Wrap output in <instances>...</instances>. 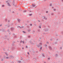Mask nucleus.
<instances>
[{
    "label": "nucleus",
    "mask_w": 63,
    "mask_h": 63,
    "mask_svg": "<svg viewBox=\"0 0 63 63\" xmlns=\"http://www.w3.org/2000/svg\"><path fill=\"white\" fill-rule=\"evenodd\" d=\"M2 7H5V6L4 5H2Z\"/></svg>",
    "instance_id": "42"
},
{
    "label": "nucleus",
    "mask_w": 63,
    "mask_h": 63,
    "mask_svg": "<svg viewBox=\"0 0 63 63\" xmlns=\"http://www.w3.org/2000/svg\"><path fill=\"white\" fill-rule=\"evenodd\" d=\"M30 26H32V24H30Z\"/></svg>",
    "instance_id": "51"
},
{
    "label": "nucleus",
    "mask_w": 63,
    "mask_h": 63,
    "mask_svg": "<svg viewBox=\"0 0 63 63\" xmlns=\"http://www.w3.org/2000/svg\"><path fill=\"white\" fill-rule=\"evenodd\" d=\"M61 33H62V34L63 35V32H62Z\"/></svg>",
    "instance_id": "45"
},
{
    "label": "nucleus",
    "mask_w": 63,
    "mask_h": 63,
    "mask_svg": "<svg viewBox=\"0 0 63 63\" xmlns=\"http://www.w3.org/2000/svg\"><path fill=\"white\" fill-rule=\"evenodd\" d=\"M12 4L13 5V6H15V7H16V5H15V0H13V1L12 3Z\"/></svg>",
    "instance_id": "2"
},
{
    "label": "nucleus",
    "mask_w": 63,
    "mask_h": 63,
    "mask_svg": "<svg viewBox=\"0 0 63 63\" xmlns=\"http://www.w3.org/2000/svg\"><path fill=\"white\" fill-rule=\"evenodd\" d=\"M33 32H34V33H35V31H34Z\"/></svg>",
    "instance_id": "63"
},
{
    "label": "nucleus",
    "mask_w": 63,
    "mask_h": 63,
    "mask_svg": "<svg viewBox=\"0 0 63 63\" xmlns=\"http://www.w3.org/2000/svg\"><path fill=\"white\" fill-rule=\"evenodd\" d=\"M54 11H56V9H54Z\"/></svg>",
    "instance_id": "49"
},
{
    "label": "nucleus",
    "mask_w": 63,
    "mask_h": 63,
    "mask_svg": "<svg viewBox=\"0 0 63 63\" xmlns=\"http://www.w3.org/2000/svg\"><path fill=\"white\" fill-rule=\"evenodd\" d=\"M36 6V5L33 4H32V5L30 7L31 8H33V7H35V6Z\"/></svg>",
    "instance_id": "3"
},
{
    "label": "nucleus",
    "mask_w": 63,
    "mask_h": 63,
    "mask_svg": "<svg viewBox=\"0 0 63 63\" xmlns=\"http://www.w3.org/2000/svg\"><path fill=\"white\" fill-rule=\"evenodd\" d=\"M55 44H57V43L56 42H55L54 43Z\"/></svg>",
    "instance_id": "33"
},
{
    "label": "nucleus",
    "mask_w": 63,
    "mask_h": 63,
    "mask_svg": "<svg viewBox=\"0 0 63 63\" xmlns=\"http://www.w3.org/2000/svg\"><path fill=\"white\" fill-rule=\"evenodd\" d=\"M9 57H6L5 59H9Z\"/></svg>",
    "instance_id": "24"
},
{
    "label": "nucleus",
    "mask_w": 63,
    "mask_h": 63,
    "mask_svg": "<svg viewBox=\"0 0 63 63\" xmlns=\"http://www.w3.org/2000/svg\"><path fill=\"white\" fill-rule=\"evenodd\" d=\"M40 31H40V29H38L37 30V32H40Z\"/></svg>",
    "instance_id": "19"
},
{
    "label": "nucleus",
    "mask_w": 63,
    "mask_h": 63,
    "mask_svg": "<svg viewBox=\"0 0 63 63\" xmlns=\"http://www.w3.org/2000/svg\"><path fill=\"white\" fill-rule=\"evenodd\" d=\"M43 18L44 19H46V20H47V18H46L45 16H43Z\"/></svg>",
    "instance_id": "8"
},
{
    "label": "nucleus",
    "mask_w": 63,
    "mask_h": 63,
    "mask_svg": "<svg viewBox=\"0 0 63 63\" xmlns=\"http://www.w3.org/2000/svg\"><path fill=\"white\" fill-rule=\"evenodd\" d=\"M7 4L8 6H11V5L10 4V3H9L8 2L7 3Z\"/></svg>",
    "instance_id": "14"
},
{
    "label": "nucleus",
    "mask_w": 63,
    "mask_h": 63,
    "mask_svg": "<svg viewBox=\"0 0 63 63\" xmlns=\"http://www.w3.org/2000/svg\"><path fill=\"white\" fill-rule=\"evenodd\" d=\"M29 12H32V11H31L30 10V11H29Z\"/></svg>",
    "instance_id": "59"
},
{
    "label": "nucleus",
    "mask_w": 63,
    "mask_h": 63,
    "mask_svg": "<svg viewBox=\"0 0 63 63\" xmlns=\"http://www.w3.org/2000/svg\"><path fill=\"white\" fill-rule=\"evenodd\" d=\"M36 46L38 48L40 47V51H41L42 50V46L41 45H40V44H37L36 45Z\"/></svg>",
    "instance_id": "1"
},
{
    "label": "nucleus",
    "mask_w": 63,
    "mask_h": 63,
    "mask_svg": "<svg viewBox=\"0 0 63 63\" xmlns=\"http://www.w3.org/2000/svg\"><path fill=\"white\" fill-rule=\"evenodd\" d=\"M41 27H42V25L40 24L39 25V28H41Z\"/></svg>",
    "instance_id": "11"
},
{
    "label": "nucleus",
    "mask_w": 63,
    "mask_h": 63,
    "mask_svg": "<svg viewBox=\"0 0 63 63\" xmlns=\"http://www.w3.org/2000/svg\"><path fill=\"white\" fill-rule=\"evenodd\" d=\"M44 30L46 32H47L48 31V29L47 28L45 29Z\"/></svg>",
    "instance_id": "4"
},
{
    "label": "nucleus",
    "mask_w": 63,
    "mask_h": 63,
    "mask_svg": "<svg viewBox=\"0 0 63 63\" xmlns=\"http://www.w3.org/2000/svg\"><path fill=\"white\" fill-rule=\"evenodd\" d=\"M18 62L19 63H21V62L20 61H18Z\"/></svg>",
    "instance_id": "29"
},
{
    "label": "nucleus",
    "mask_w": 63,
    "mask_h": 63,
    "mask_svg": "<svg viewBox=\"0 0 63 63\" xmlns=\"http://www.w3.org/2000/svg\"><path fill=\"white\" fill-rule=\"evenodd\" d=\"M5 37H6L7 38L8 37V35H6L4 36Z\"/></svg>",
    "instance_id": "17"
},
{
    "label": "nucleus",
    "mask_w": 63,
    "mask_h": 63,
    "mask_svg": "<svg viewBox=\"0 0 63 63\" xmlns=\"http://www.w3.org/2000/svg\"><path fill=\"white\" fill-rule=\"evenodd\" d=\"M8 21L9 22H9H10V21L9 20H8Z\"/></svg>",
    "instance_id": "47"
},
{
    "label": "nucleus",
    "mask_w": 63,
    "mask_h": 63,
    "mask_svg": "<svg viewBox=\"0 0 63 63\" xmlns=\"http://www.w3.org/2000/svg\"><path fill=\"white\" fill-rule=\"evenodd\" d=\"M46 43L47 44H49V43L47 41V42H46Z\"/></svg>",
    "instance_id": "30"
},
{
    "label": "nucleus",
    "mask_w": 63,
    "mask_h": 63,
    "mask_svg": "<svg viewBox=\"0 0 63 63\" xmlns=\"http://www.w3.org/2000/svg\"><path fill=\"white\" fill-rule=\"evenodd\" d=\"M22 42V40H21L20 41V43H21Z\"/></svg>",
    "instance_id": "40"
},
{
    "label": "nucleus",
    "mask_w": 63,
    "mask_h": 63,
    "mask_svg": "<svg viewBox=\"0 0 63 63\" xmlns=\"http://www.w3.org/2000/svg\"><path fill=\"white\" fill-rule=\"evenodd\" d=\"M5 53L7 56H8V55L7 54V53L6 52Z\"/></svg>",
    "instance_id": "38"
},
{
    "label": "nucleus",
    "mask_w": 63,
    "mask_h": 63,
    "mask_svg": "<svg viewBox=\"0 0 63 63\" xmlns=\"http://www.w3.org/2000/svg\"><path fill=\"white\" fill-rule=\"evenodd\" d=\"M42 54L43 56V57H45V54Z\"/></svg>",
    "instance_id": "18"
},
{
    "label": "nucleus",
    "mask_w": 63,
    "mask_h": 63,
    "mask_svg": "<svg viewBox=\"0 0 63 63\" xmlns=\"http://www.w3.org/2000/svg\"><path fill=\"white\" fill-rule=\"evenodd\" d=\"M49 50H51L52 49V47L50 46H49L48 47Z\"/></svg>",
    "instance_id": "6"
},
{
    "label": "nucleus",
    "mask_w": 63,
    "mask_h": 63,
    "mask_svg": "<svg viewBox=\"0 0 63 63\" xmlns=\"http://www.w3.org/2000/svg\"><path fill=\"white\" fill-rule=\"evenodd\" d=\"M28 32H30V30H28Z\"/></svg>",
    "instance_id": "44"
},
{
    "label": "nucleus",
    "mask_w": 63,
    "mask_h": 63,
    "mask_svg": "<svg viewBox=\"0 0 63 63\" xmlns=\"http://www.w3.org/2000/svg\"><path fill=\"white\" fill-rule=\"evenodd\" d=\"M10 30L12 31H14V28H12L10 29Z\"/></svg>",
    "instance_id": "9"
},
{
    "label": "nucleus",
    "mask_w": 63,
    "mask_h": 63,
    "mask_svg": "<svg viewBox=\"0 0 63 63\" xmlns=\"http://www.w3.org/2000/svg\"><path fill=\"white\" fill-rule=\"evenodd\" d=\"M30 42L31 43V44H32V45H34V43H33V42H32L31 41H30Z\"/></svg>",
    "instance_id": "10"
},
{
    "label": "nucleus",
    "mask_w": 63,
    "mask_h": 63,
    "mask_svg": "<svg viewBox=\"0 0 63 63\" xmlns=\"http://www.w3.org/2000/svg\"><path fill=\"white\" fill-rule=\"evenodd\" d=\"M26 12V11H23V12H24H24Z\"/></svg>",
    "instance_id": "57"
},
{
    "label": "nucleus",
    "mask_w": 63,
    "mask_h": 63,
    "mask_svg": "<svg viewBox=\"0 0 63 63\" xmlns=\"http://www.w3.org/2000/svg\"><path fill=\"white\" fill-rule=\"evenodd\" d=\"M2 24L0 25V26H1H1H2Z\"/></svg>",
    "instance_id": "55"
},
{
    "label": "nucleus",
    "mask_w": 63,
    "mask_h": 63,
    "mask_svg": "<svg viewBox=\"0 0 63 63\" xmlns=\"http://www.w3.org/2000/svg\"><path fill=\"white\" fill-rule=\"evenodd\" d=\"M1 61H4V60L2 58L1 59Z\"/></svg>",
    "instance_id": "27"
},
{
    "label": "nucleus",
    "mask_w": 63,
    "mask_h": 63,
    "mask_svg": "<svg viewBox=\"0 0 63 63\" xmlns=\"http://www.w3.org/2000/svg\"><path fill=\"white\" fill-rule=\"evenodd\" d=\"M62 1L63 2V0H62Z\"/></svg>",
    "instance_id": "64"
},
{
    "label": "nucleus",
    "mask_w": 63,
    "mask_h": 63,
    "mask_svg": "<svg viewBox=\"0 0 63 63\" xmlns=\"http://www.w3.org/2000/svg\"><path fill=\"white\" fill-rule=\"evenodd\" d=\"M10 57H11V58H14V56H10Z\"/></svg>",
    "instance_id": "23"
},
{
    "label": "nucleus",
    "mask_w": 63,
    "mask_h": 63,
    "mask_svg": "<svg viewBox=\"0 0 63 63\" xmlns=\"http://www.w3.org/2000/svg\"><path fill=\"white\" fill-rule=\"evenodd\" d=\"M50 57H48V60H50Z\"/></svg>",
    "instance_id": "26"
},
{
    "label": "nucleus",
    "mask_w": 63,
    "mask_h": 63,
    "mask_svg": "<svg viewBox=\"0 0 63 63\" xmlns=\"http://www.w3.org/2000/svg\"><path fill=\"white\" fill-rule=\"evenodd\" d=\"M13 35H15V33H13Z\"/></svg>",
    "instance_id": "58"
},
{
    "label": "nucleus",
    "mask_w": 63,
    "mask_h": 63,
    "mask_svg": "<svg viewBox=\"0 0 63 63\" xmlns=\"http://www.w3.org/2000/svg\"><path fill=\"white\" fill-rule=\"evenodd\" d=\"M44 49H42V51H44Z\"/></svg>",
    "instance_id": "53"
},
{
    "label": "nucleus",
    "mask_w": 63,
    "mask_h": 63,
    "mask_svg": "<svg viewBox=\"0 0 63 63\" xmlns=\"http://www.w3.org/2000/svg\"><path fill=\"white\" fill-rule=\"evenodd\" d=\"M44 1H47V0H44Z\"/></svg>",
    "instance_id": "56"
},
{
    "label": "nucleus",
    "mask_w": 63,
    "mask_h": 63,
    "mask_svg": "<svg viewBox=\"0 0 63 63\" xmlns=\"http://www.w3.org/2000/svg\"><path fill=\"white\" fill-rule=\"evenodd\" d=\"M23 33H26V32H25V31H23Z\"/></svg>",
    "instance_id": "31"
},
{
    "label": "nucleus",
    "mask_w": 63,
    "mask_h": 63,
    "mask_svg": "<svg viewBox=\"0 0 63 63\" xmlns=\"http://www.w3.org/2000/svg\"><path fill=\"white\" fill-rule=\"evenodd\" d=\"M54 14L53 13H51V16H54Z\"/></svg>",
    "instance_id": "22"
},
{
    "label": "nucleus",
    "mask_w": 63,
    "mask_h": 63,
    "mask_svg": "<svg viewBox=\"0 0 63 63\" xmlns=\"http://www.w3.org/2000/svg\"><path fill=\"white\" fill-rule=\"evenodd\" d=\"M55 56L56 57H58V54H57L56 53L55 54Z\"/></svg>",
    "instance_id": "7"
},
{
    "label": "nucleus",
    "mask_w": 63,
    "mask_h": 63,
    "mask_svg": "<svg viewBox=\"0 0 63 63\" xmlns=\"http://www.w3.org/2000/svg\"><path fill=\"white\" fill-rule=\"evenodd\" d=\"M42 42H40L39 43V45H41V46L42 45Z\"/></svg>",
    "instance_id": "16"
},
{
    "label": "nucleus",
    "mask_w": 63,
    "mask_h": 63,
    "mask_svg": "<svg viewBox=\"0 0 63 63\" xmlns=\"http://www.w3.org/2000/svg\"><path fill=\"white\" fill-rule=\"evenodd\" d=\"M29 16H32V15H33V14H29L28 15Z\"/></svg>",
    "instance_id": "12"
},
{
    "label": "nucleus",
    "mask_w": 63,
    "mask_h": 63,
    "mask_svg": "<svg viewBox=\"0 0 63 63\" xmlns=\"http://www.w3.org/2000/svg\"><path fill=\"white\" fill-rule=\"evenodd\" d=\"M50 40L51 41H52V39H51Z\"/></svg>",
    "instance_id": "60"
},
{
    "label": "nucleus",
    "mask_w": 63,
    "mask_h": 63,
    "mask_svg": "<svg viewBox=\"0 0 63 63\" xmlns=\"http://www.w3.org/2000/svg\"><path fill=\"white\" fill-rule=\"evenodd\" d=\"M22 43L23 44H24V43H25L24 41H22Z\"/></svg>",
    "instance_id": "43"
},
{
    "label": "nucleus",
    "mask_w": 63,
    "mask_h": 63,
    "mask_svg": "<svg viewBox=\"0 0 63 63\" xmlns=\"http://www.w3.org/2000/svg\"><path fill=\"white\" fill-rule=\"evenodd\" d=\"M3 59L4 60H5V57H4V58H3Z\"/></svg>",
    "instance_id": "46"
},
{
    "label": "nucleus",
    "mask_w": 63,
    "mask_h": 63,
    "mask_svg": "<svg viewBox=\"0 0 63 63\" xmlns=\"http://www.w3.org/2000/svg\"><path fill=\"white\" fill-rule=\"evenodd\" d=\"M17 20H18V22H19V23L20 22V19H18Z\"/></svg>",
    "instance_id": "13"
},
{
    "label": "nucleus",
    "mask_w": 63,
    "mask_h": 63,
    "mask_svg": "<svg viewBox=\"0 0 63 63\" xmlns=\"http://www.w3.org/2000/svg\"><path fill=\"white\" fill-rule=\"evenodd\" d=\"M8 33H9L10 32V29H9V30H8Z\"/></svg>",
    "instance_id": "28"
},
{
    "label": "nucleus",
    "mask_w": 63,
    "mask_h": 63,
    "mask_svg": "<svg viewBox=\"0 0 63 63\" xmlns=\"http://www.w3.org/2000/svg\"><path fill=\"white\" fill-rule=\"evenodd\" d=\"M56 40L57 41H58V39H56Z\"/></svg>",
    "instance_id": "54"
},
{
    "label": "nucleus",
    "mask_w": 63,
    "mask_h": 63,
    "mask_svg": "<svg viewBox=\"0 0 63 63\" xmlns=\"http://www.w3.org/2000/svg\"><path fill=\"white\" fill-rule=\"evenodd\" d=\"M26 48H28V46H26Z\"/></svg>",
    "instance_id": "39"
},
{
    "label": "nucleus",
    "mask_w": 63,
    "mask_h": 63,
    "mask_svg": "<svg viewBox=\"0 0 63 63\" xmlns=\"http://www.w3.org/2000/svg\"><path fill=\"white\" fill-rule=\"evenodd\" d=\"M44 46L46 47H47V45L45 44V45H44Z\"/></svg>",
    "instance_id": "21"
},
{
    "label": "nucleus",
    "mask_w": 63,
    "mask_h": 63,
    "mask_svg": "<svg viewBox=\"0 0 63 63\" xmlns=\"http://www.w3.org/2000/svg\"><path fill=\"white\" fill-rule=\"evenodd\" d=\"M60 49H62V47H60Z\"/></svg>",
    "instance_id": "48"
},
{
    "label": "nucleus",
    "mask_w": 63,
    "mask_h": 63,
    "mask_svg": "<svg viewBox=\"0 0 63 63\" xmlns=\"http://www.w3.org/2000/svg\"><path fill=\"white\" fill-rule=\"evenodd\" d=\"M32 51L33 53H35V51H34V50H33Z\"/></svg>",
    "instance_id": "34"
},
{
    "label": "nucleus",
    "mask_w": 63,
    "mask_h": 63,
    "mask_svg": "<svg viewBox=\"0 0 63 63\" xmlns=\"http://www.w3.org/2000/svg\"><path fill=\"white\" fill-rule=\"evenodd\" d=\"M50 6H51L52 5V4H50Z\"/></svg>",
    "instance_id": "52"
},
{
    "label": "nucleus",
    "mask_w": 63,
    "mask_h": 63,
    "mask_svg": "<svg viewBox=\"0 0 63 63\" xmlns=\"http://www.w3.org/2000/svg\"><path fill=\"white\" fill-rule=\"evenodd\" d=\"M4 29H2V32H4V31H5V30H4Z\"/></svg>",
    "instance_id": "15"
},
{
    "label": "nucleus",
    "mask_w": 63,
    "mask_h": 63,
    "mask_svg": "<svg viewBox=\"0 0 63 63\" xmlns=\"http://www.w3.org/2000/svg\"><path fill=\"white\" fill-rule=\"evenodd\" d=\"M29 51L30 52H31V50L29 49Z\"/></svg>",
    "instance_id": "41"
},
{
    "label": "nucleus",
    "mask_w": 63,
    "mask_h": 63,
    "mask_svg": "<svg viewBox=\"0 0 63 63\" xmlns=\"http://www.w3.org/2000/svg\"><path fill=\"white\" fill-rule=\"evenodd\" d=\"M17 27L18 28H21V27H20V26H18Z\"/></svg>",
    "instance_id": "32"
},
{
    "label": "nucleus",
    "mask_w": 63,
    "mask_h": 63,
    "mask_svg": "<svg viewBox=\"0 0 63 63\" xmlns=\"http://www.w3.org/2000/svg\"><path fill=\"white\" fill-rule=\"evenodd\" d=\"M27 53L28 54V55H30V54H29V52H27Z\"/></svg>",
    "instance_id": "35"
},
{
    "label": "nucleus",
    "mask_w": 63,
    "mask_h": 63,
    "mask_svg": "<svg viewBox=\"0 0 63 63\" xmlns=\"http://www.w3.org/2000/svg\"><path fill=\"white\" fill-rule=\"evenodd\" d=\"M46 13H48V12L47 11L46 12Z\"/></svg>",
    "instance_id": "50"
},
{
    "label": "nucleus",
    "mask_w": 63,
    "mask_h": 63,
    "mask_svg": "<svg viewBox=\"0 0 63 63\" xmlns=\"http://www.w3.org/2000/svg\"><path fill=\"white\" fill-rule=\"evenodd\" d=\"M5 21H6V22H7V18H6L5 19Z\"/></svg>",
    "instance_id": "20"
},
{
    "label": "nucleus",
    "mask_w": 63,
    "mask_h": 63,
    "mask_svg": "<svg viewBox=\"0 0 63 63\" xmlns=\"http://www.w3.org/2000/svg\"><path fill=\"white\" fill-rule=\"evenodd\" d=\"M28 37H29V38H30V36H29Z\"/></svg>",
    "instance_id": "62"
},
{
    "label": "nucleus",
    "mask_w": 63,
    "mask_h": 63,
    "mask_svg": "<svg viewBox=\"0 0 63 63\" xmlns=\"http://www.w3.org/2000/svg\"><path fill=\"white\" fill-rule=\"evenodd\" d=\"M5 26L7 27V28H9V27H10V25H5Z\"/></svg>",
    "instance_id": "5"
},
{
    "label": "nucleus",
    "mask_w": 63,
    "mask_h": 63,
    "mask_svg": "<svg viewBox=\"0 0 63 63\" xmlns=\"http://www.w3.org/2000/svg\"><path fill=\"white\" fill-rule=\"evenodd\" d=\"M40 39H42V38L41 37H40L39 38Z\"/></svg>",
    "instance_id": "61"
},
{
    "label": "nucleus",
    "mask_w": 63,
    "mask_h": 63,
    "mask_svg": "<svg viewBox=\"0 0 63 63\" xmlns=\"http://www.w3.org/2000/svg\"><path fill=\"white\" fill-rule=\"evenodd\" d=\"M11 63H14V61H11Z\"/></svg>",
    "instance_id": "36"
},
{
    "label": "nucleus",
    "mask_w": 63,
    "mask_h": 63,
    "mask_svg": "<svg viewBox=\"0 0 63 63\" xmlns=\"http://www.w3.org/2000/svg\"><path fill=\"white\" fill-rule=\"evenodd\" d=\"M22 10H23V9H21V8L19 9V11H22Z\"/></svg>",
    "instance_id": "25"
},
{
    "label": "nucleus",
    "mask_w": 63,
    "mask_h": 63,
    "mask_svg": "<svg viewBox=\"0 0 63 63\" xmlns=\"http://www.w3.org/2000/svg\"><path fill=\"white\" fill-rule=\"evenodd\" d=\"M9 35H11V32H9Z\"/></svg>",
    "instance_id": "37"
}]
</instances>
